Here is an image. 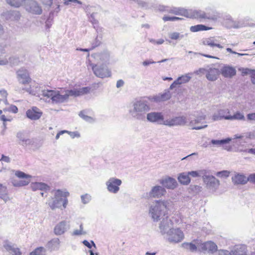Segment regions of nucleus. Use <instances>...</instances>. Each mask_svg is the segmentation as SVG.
<instances>
[{"label": "nucleus", "mask_w": 255, "mask_h": 255, "mask_svg": "<svg viewBox=\"0 0 255 255\" xmlns=\"http://www.w3.org/2000/svg\"><path fill=\"white\" fill-rule=\"evenodd\" d=\"M158 10L160 11L167 12L171 14L181 16H206L207 14L210 15L217 13L215 10L210 8H206V12L199 9H186L181 7H169L163 5H159L158 6Z\"/></svg>", "instance_id": "1"}, {"label": "nucleus", "mask_w": 255, "mask_h": 255, "mask_svg": "<svg viewBox=\"0 0 255 255\" xmlns=\"http://www.w3.org/2000/svg\"><path fill=\"white\" fill-rule=\"evenodd\" d=\"M17 74L19 83L25 86L29 85L28 87H25L24 90L30 94L35 95L38 89V85L35 81L32 80L28 71L25 69H21L17 71Z\"/></svg>", "instance_id": "2"}, {"label": "nucleus", "mask_w": 255, "mask_h": 255, "mask_svg": "<svg viewBox=\"0 0 255 255\" xmlns=\"http://www.w3.org/2000/svg\"><path fill=\"white\" fill-rule=\"evenodd\" d=\"M168 210L169 209L164 202L157 201L154 206L151 207L149 213L154 220H162L164 224L165 221H167L168 219Z\"/></svg>", "instance_id": "3"}, {"label": "nucleus", "mask_w": 255, "mask_h": 255, "mask_svg": "<svg viewBox=\"0 0 255 255\" xmlns=\"http://www.w3.org/2000/svg\"><path fill=\"white\" fill-rule=\"evenodd\" d=\"M54 197L51 198L49 201L48 205L52 209L58 207V205L61 201H63V206L65 208L68 204L67 197L69 196V193L67 191H63L60 190L53 191Z\"/></svg>", "instance_id": "4"}, {"label": "nucleus", "mask_w": 255, "mask_h": 255, "mask_svg": "<svg viewBox=\"0 0 255 255\" xmlns=\"http://www.w3.org/2000/svg\"><path fill=\"white\" fill-rule=\"evenodd\" d=\"M200 22L205 23V25L198 24L190 27V30L192 32L210 30L212 28L216 22L217 18L215 17H200Z\"/></svg>", "instance_id": "5"}, {"label": "nucleus", "mask_w": 255, "mask_h": 255, "mask_svg": "<svg viewBox=\"0 0 255 255\" xmlns=\"http://www.w3.org/2000/svg\"><path fill=\"white\" fill-rule=\"evenodd\" d=\"M15 175L20 179L18 180L14 179L12 180V184L15 187H21L26 186L30 182V179L31 178V175L26 174L20 171H15Z\"/></svg>", "instance_id": "6"}, {"label": "nucleus", "mask_w": 255, "mask_h": 255, "mask_svg": "<svg viewBox=\"0 0 255 255\" xmlns=\"http://www.w3.org/2000/svg\"><path fill=\"white\" fill-rule=\"evenodd\" d=\"M24 7L27 11L34 14L40 15L42 11L41 6L34 0H25Z\"/></svg>", "instance_id": "7"}, {"label": "nucleus", "mask_w": 255, "mask_h": 255, "mask_svg": "<svg viewBox=\"0 0 255 255\" xmlns=\"http://www.w3.org/2000/svg\"><path fill=\"white\" fill-rule=\"evenodd\" d=\"M90 66L94 74L97 77L103 78L111 76V72L108 69H105L104 67L98 66L93 64H90Z\"/></svg>", "instance_id": "8"}, {"label": "nucleus", "mask_w": 255, "mask_h": 255, "mask_svg": "<svg viewBox=\"0 0 255 255\" xmlns=\"http://www.w3.org/2000/svg\"><path fill=\"white\" fill-rule=\"evenodd\" d=\"M184 238L183 232L179 229H173L169 233V240L171 242L178 243Z\"/></svg>", "instance_id": "9"}, {"label": "nucleus", "mask_w": 255, "mask_h": 255, "mask_svg": "<svg viewBox=\"0 0 255 255\" xmlns=\"http://www.w3.org/2000/svg\"><path fill=\"white\" fill-rule=\"evenodd\" d=\"M91 88L89 87H83L79 89H74L66 91L67 99L70 96L78 97L87 94L90 92Z\"/></svg>", "instance_id": "10"}, {"label": "nucleus", "mask_w": 255, "mask_h": 255, "mask_svg": "<svg viewBox=\"0 0 255 255\" xmlns=\"http://www.w3.org/2000/svg\"><path fill=\"white\" fill-rule=\"evenodd\" d=\"M43 112L37 107L33 106L27 110L26 115L27 117L33 121L39 120L42 116Z\"/></svg>", "instance_id": "11"}, {"label": "nucleus", "mask_w": 255, "mask_h": 255, "mask_svg": "<svg viewBox=\"0 0 255 255\" xmlns=\"http://www.w3.org/2000/svg\"><path fill=\"white\" fill-rule=\"evenodd\" d=\"M122 184L120 179L111 178L107 182V186L108 190L112 193H116L119 190V186Z\"/></svg>", "instance_id": "12"}, {"label": "nucleus", "mask_w": 255, "mask_h": 255, "mask_svg": "<svg viewBox=\"0 0 255 255\" xmlns=\"http://www.w3.org/2000/svg\"><path fill=\"white\" fill-rule=\"evenodd\" d=\"M32 190L34 191L40 190L42 192H41V195L42 197H46L47 195L44 194L50 190V187L47 185L43 183L35 182L33 183L31 185Z\"/></svg>", "instance_id": "13"}, {"label": "nucleus", "mask_w": 255, "mask_h": 255, "mask_svg": "<svg viewBox=\"0 0 255 255\" xmlns=\"http://www.w3.org/2000/svg\"><path fill=\"white\" fill-rule=\"evenodd\" d=\"M198 246L200 248V250L203 252L214 253L217 251V245L211 241L201 243Z\"/></svg>", "instance_id": "14"}, {"label": "nucleus", "mask_w": 255, "mask_h": 255, "mask_svg": "<svg viewBox=\"0 0 255 255\" xmlns=\"http://www.w3.org/2000/svg\"><path fill=\"white\" fill-rule=\"evenodd\" d=\"M165 189L160 186H156L152 188L149 193V196L151 198H160L166 193Z\"/></svg>", "instance_id": "15"}, {"label": "nucleus", "mask_w": 255, "mask_h": 255, "mask_svg": "<svg viewBox=\"0 0 255 255\" xmlns=\"http://www.w3.org/2000/svg\"><path fill=\"white\" fill-rule=\"evenodd\" d=\"M220 72V74L225 78H232L236 74V69L228 65L223 66Z\"/></svg>", "instance_id": "16"}, {"label": "nucleus", "mask_w": 255, "mask_h": 255, "mask_svg": "<svg viewBox=\"0 0 255 255\" xmlns=\"http://www.w3.org/2000/svg\"><path fill=\"white\" fill-rule=\"evenodd\" d=\"M220 74V72L218 69L211 68L209 69L206 73V77L209 81H215L217 79Z\"/></svg>", "instance_id": "17"}, {"label": "nucleus", "mask_w": 255, "mask_h": 255, "mask_svg": "<svg viewBox=\"0 0 255 255\" xmlns=\"http://www.w3.org/2000/svg\"><path fill=\"white\" fill-rule=\"evenodd\" d=\"M160 183L168 189H174L177 186L176 181L171 177H168L160 181Z\"/></svg>", "instance_id": "18"}, {"label": "nucleus", "mask_w": 255, "mask_h": 255, "mask_svg": "<svg viewBox=\"0 0 255 255\" xmlns=\"http://www.w3.org/2000/svg\"><path fill=\"white\" fill-rule=\"evenodd\" d=\"M247 247L243 245H236L231 252V255H247Z\"/></svg>", "instance_id": "19"}, {"label": "nucleus", "mask_w": 255, "mask_h": 255, "mask_svg": "<svg viewBox=\"0 0 255 255\" xmlns=\"http://www.w3.org/2000/svg\"><path fill=\"white\" fill-rule=\"evenodd\" d=\"M134 109L136 112L145 113L149 110V107L144 102L138 101L135 103Z\"/></svg>", "instance_id": "20"}, {"label": "nucleus", "mask_w": 255, "mask_h": 255, "mask_svg": "<svg viewBox=\"0 0 255 255\" xmlns=\"http://www.w3.org/2000/svg\"><path fill=\"white\" fill-rule=\"evenodd\" d=\"M66 100H67V96H66V93L64 95H61L59 91H54V93H53L51 99L53 103H62Z\"/></svg>", "instance_id": "21"}, {"label": "nucleus", "mask_w": 255, "mask_h": 255, "mask_svg": "<svg viewBox=\"0 0 255 255\" xmlns=\"http://www.w3.org/2000/svg\"><path fill=\"white\" fill-rule=\"evenodd\" d=\"M232 181L235 184H245L249 179L243 174H237L232 178Z\"/></svg>", "instance_id": "22"}, {"label": "nucleus", "mask_w": 255, "mask_h": 255, "mask_svg": "<svg viewBox=\"0 0 255 255\" xmlns=\"http://www.w3.org/2000/svg\"><path fill=\"white\" fill-rule=\"evenodd\" d=\"M87 15L94 16L95 14H100L101 11V8L99 5L97 6H87L85 8Z\"/></svg>", "instance_id": "23"}, {"label": "nucleus", "mask_w": 255, "mask_h": 255, "mask_svg": "<svg viewBox=\"0 0 255 255\" xmlns=\"http://www.w3.org/2000/svg\"><path fill=\"white\" fill-rule=\"evenodd\" d=\"M191 77L188 75H184L178 77L170 86L171 88H173L177 85H181L186 83L189 81Z\"/></svg>", "instance_id": "24"}, {"label": "nucleus", "mask_w": 255, "mask_h": 255, "mask_svg": "<svg viewBox=\"0 0 255 255\" xmlns=\"http://www.w3.org/2000/svg\"><path fill=\"white\" fill-rule=\"evenodd\" d=\"M147 120L151 122H156L163 120V117L160 113H150L147 115Z\"/></svg>", "instance_id": "25"}, {"label": "nucleus", "mask_w": 255, "mask_h": 255, "mask_svg": "<svg viewBox=\"0 0 255 255\" xmlns=\"http://www.w3.org/2000/svg\"><path fill=\"white\" fill-rule=\"evenodd\" d=\"M222 118L228 120H242L245 119L244 116L239 112L236 113L233 115H224Z\"/></svg>", "instance_id": "26"}, {"label": "nucleus", "mask_w": 255, "mask_h": 255, "mask_svg": "<svg viewBox=\"0 0 255 255\" xmlns=\"http://www.w3.org/2000/svg\"><path fill=\"white\" fill-rule=\"evenodd\" d=\"M65 230V223L62 222L58 224L54 228V232L56 235L63 234Z\"/></svg>", "instance_id": "27"}, {"label": "nucleus", "mask_w": 255, "mask_h": 255, "mask_svg": "<svg viewBox=\"0 0 255 255\" xmlns=\"http://www.w3.org/2000/svg\"><path fill=\"white\" fill-rule=\"evenodd\" d=\"M9 5L15 7H18L22 4H25V0H5Z\"/></svg>", "instance_id": "28"}, {"label": "nucleus", "mask_w": 255, "mask_h": 255, "mask_svg": "<svg viewBox=\"0 0 255 255\" xmlns=\"http://www.w3.org/2000/svg\"><path fill=\"white\" fill-rule=\"evenodd\" d=\"M179 181L184 185L188 184L190 182V178L188 175L185 173H181L178 177Z\"/></svg>", "instance_id": "29"}, {"label": "nucleus", "mask_w": 255, "mask_h": 255, "mask_svg": "<svg viewBox=\"0 0 255 255\" xmlns=\"http://www.w3.org/2000/svg\"><path fill=\"white\" fill-rule=\"evenodd\" d=\"M134 1L136 2L139 6L147 9L153 6L152 3L150 2L144 1L141 0H133Z\"/></svg>", "instance_id": "30"}, {"label": "nucleus", "mask_w": 255, "mask_h": 255, "mask_svg": "<svg viewBox=\"0 0 255 255\" xmlns=\"http://www.w3.org/2000/svg\"><path fill=\"white\" fill-rule=\"evenodd\" d=\"M7 188L6 186L0 184V198L3 200H7L8 198Z\"/></svg>", "instance_id": "31"}, {"label": "nucleus", "mask_w": 255, "mask_h": 255, "mask_svg": "<svg viewBox=\"0 0 255 255\" xmlns=\"http://www.w3.org/2000/svg\"><path fill=\"white\" fill-rule=\"evenodd\" d=\"M6 249L9 251L10 254L14 255H21L22 254L20 249L17 248H14L10 246H7L6 247Z\"/></svg>", "instance_id": "32"}, {"label": "nucleus", "mask_w": 255, "mask_h": 255, "mask_svg": "<svg viewBox=\"0 0 255 255\" xmlns=\"http://www.w3.org/2000/svg\"><path fill=\"white\" fill-rule=\"evenodd\" d=\"M45 250L43 247H38L29 254V255H45Z\"/></svg>", "instance_id": "33"}, {"label": "nucleus", "mask_w": 255, "mask_h": 255, "mask_svg": "<svg viewBox=\"0 0 255 255\" xmlns=\"http://www.w3.org/2000/svg\"><path fill=\"white\" fill-rule=\"evenodd\" d=\"M53 93H54V90H44L42 92V95L45 99L51 100Z\"/></svg>", "instance_id": "34"}, {"label": "nucleus", "mask_w": 255, "mask_h": 255, "mask_svg": "<svg viewBox=\"0 0 255 255\" xmlns=\"http://www.w3.org/2000/svg\"><path fill=\"white\" fill-rule=\"evenodd\" d=\"M231 140V139L229 138L222 140H212L211 143L213 144H224L229 142Z\"/></svg>", "instance_id": "35"}, {"label": "nucleus", "mask_w": 255, "mask_h": 255, "mask_svg": "<svg viewBox=\"0 0 255 255\" xmlns=\"http://www.w3.org/2000/svg\"><path fill=\"white\" fill-rule=\"evenodd\" d=\"M200 244L201 243H198L197 246L192 243H186L184 244L183 245L187 246V248H188L191 251L194 252L197 250V247H198L200 250V248L198 246V245H200Z\"/></svg>", "instance_id": "36"}, {"label": "nucleus", "mask_w": 255, "mask_h": 255, "mask_svg": "<svg viewBox=\"0 0 255 255\" xmlns=\"http://www.w3.org/2000/svg\"><path fill=\"white\" fill-rule=\"evenodd\" d=\"M182 37L183 35H181L179 33L176 32H173L169 35V38L171 40H178Z\"/></svg>", "instance_id": "37"}, {"label": "nucleus", "mask_w": 255, "mask_h": 255, "mask_svg": "<svg viewBox=\"0 0 255 255\" xmlns=\"http://www.w3.org/2000/svg\"><path fill=\"white\" fill-rule=\"evenodd\" d=\"M230 172L224 170L220 172H218L217 173V175L221 177H227L229 176Z\"/></svg>", "instance_id": "38"}, {"label": "nucleus", "mask_w": 255, "mask_h": 255, "mask_svg": "<svg viewBox=\"0 0 255 255\" xmlns=\"http://www.w3.org/2000/svg\"><path fill=\"white\" fill-rule=\"evenodd\" d=\"M171 98V95L169 92L165 93L161 95L160 99L162 101H166Z\"/></svg>", "instance_id": "39"}, {"label": "nucleus", "mask_w": 255, "mask_h": 255, "mask_svg": "<svg viewBox=\"0 0 255 255\" xmlns=\"http://www.w3.org/2000/svg\"><path fill=\"white\" fill-rule=\"evenodd\" d=\"M3 111H7L16 114L18 112V109L16 106L11 105L7 110L4 109Z\"/></svg>", "instance_id": "40"}, {"label": "nucleus", "mask_w": 255, "mask_h": 255, "mask_svg": "<svg viewBox=\"0 0 255 255\" xmlns=\"http://www.w3.org/2000/svg\"><path fill=\"white\" fill-rule=\"evenodd\" d=\"M83 243L85 246L87 247L89 249H91L92 246H93L94 247H96V245L93 241H91L90 243L88 241L84 240L83 242Z\"/></svg>", "instance_id": "41"}, {"label": "nucleus", "mask_w": 255, "mask_h": 255, "mask_svg": "<svg viewBox=\"0 0 255 255\" xmlns=\"http://www.w3.org/2000/svg\"><path fill=\"white\" fill-rule=\"evenodd\" d=\"M163 19L164 21H174L176 19H182L179 17H163Z\"/></svg>", "instance_id": "42"}, {"label": "nucleus", "mask_w": 255, "mask_h": 255, "mask_svg": "<svg viewBox=\"0 0 255 255\" xmlns=\"http://www.w3.org/2000/svg\"><path fill=\"white\" fill-rule=\"evenodd\" d=\"M150 41L151 42H152V43L154 44H158V45H159V44H162L164 43V40L163 39H160L158 40H154V39H151L150 40Z\"/></svg>", "instance_id": "43"}, {"label": "nucleus", "mask_w": 255, "mask_h": 255, "mask_svg": "<svg viewBox=\"0 0 255 255\" xmlns=\"http://www.w3.org/2000/svg\"><path fill=\"white\" fill-rule=\"evenodd\" d=\"M79 116L83 118V119L85 120H88L89 119H91V117L85 115V111H81L79 113Z\"/></svg>", "instance_id": "44"}, {"label": "nucleus", "mask_w": 255, "mask_h": 255, "mask_svg": "<svg viewBox=\"0 0 255 255\" xmlns=\"http://www.w3.org/2000/svg\"><path fill=\"white\" fill-rule=\"evenodd\" d=\"M64 133H68L70 134V132L68 131V130H61L59 132H58L57 133V134H56V139H58L59 138L60 136Z\"/></svg>", "instance_id": "45"}, {"label": "nucleus", "mask_w": 255, "mask_h": 255, "mask_svg": "<svg viewBox=\"0 0 255 255\" xmlns=\"http://www.w3.org/2000/svg\"><path fill=\"white\" fill-rule=\"evenodd\" d=\"M247 118L251 121H255V113L248 114L247 115Z\"/></svg>", "instance_id": "46"}, {"label": "nucleus", "mask_w": 255, "mask_h": 255, "mask_svg": "<svg viewBox=\"0 0 255 255\" xmlns=\"http://www.w3.org/2000/svg\"><path fill=\"white\" fill-rule=\"evenodd\" d=\"M248 179L249 181L255 183V173L250 175Z\"/></svg>", "instance_id": "47"}, {"label": "nucleus", "mask_w": 255, "mask_h": 255, "mask_svg": "<svg viewBox=\"0 0 255 255\" xmlns=\"http://www.w3.org/2000/svg\"><path fill=\"white\" fill-rule=\"evenodd\" d=\"M45 5L50 6L52 3V0H40Z\"/></svg>", "instance_id": "48"}, {"label": "nucleus", "mask_w": 255, "mask_h": 255, "mask_svg": "<svg viewBox=\"0 0 255 255\" xmlns=\"http://www.w3.org/2000/svg\"><path fill=\"white\" fill-rule=\"evenodd\" d=\"M227 51L231 53H233V54H238L239 55H241V56H243V55H247V54H241V53H238L237 52H236L235 51H233L232 49H231L230 48H227Z\"/></svg>", "instance_id": "49"}, {"label": "nucleus", "mask_w": 255, "mask_h": 255, "mask_svg": "<svg viewBox=\"0 0 255 255\" xmlns=\"http://www.w3.org/2000/svg\"><path fill=\"white\" fill-rule=\"evenodd\" d=\"M251 81L254 84H255V70L251 72Z\"/></svg>", "instance_id": "50"}, {"label": "nucleus", "mask_w": 255, "mask_h": 255, "mask_svg": "<svg viewBox=\"0 0 255 255\" xmlns=\"http://www.w3.org/2000/svg\"><path fill=\"white\" fill-rule=\"evenodd\" d=\"M188 175H191L193 177H197V176H199V173L197 171H193L189 172L188 173Z\"/></svg>", "instance_id": "51"}, {"label": "nucleus", "mask_w": 255, "mask_h": 255, "mask_svg": "<svg viewBox=\"0 0 255 255\" xmlns=\"http://www.w3.org/2000/svg\"><path fill=\"white\" fill-rule=\"evenodd\" d=\"M253 71V70H250L248 69H246L244 70L242 72V74L243 75H247V74H250L251 75V72Z\"/></svg>", "instance_id": "52"}, {"label": "nucleus", "mask_w": 255, "mask_h": 255, "mask_svg": "<svg viewBox=\"0 0 255 255\" xmlns=\"http://www.w3.org/2000/svg\"><path fill=\"white\" fill-rule=\"evenodd\" d=\"M124 82L122 80H119L117 82V87L120 88L124 85Z\"/></svg>", "instance_id": "53"}, {"label": "nucleus", "mask_w": 255, "mask_h": 255, "mask_svg": "<svg viewBox=\"0 0 255 255\" xmlns=\"http://www.w3.org/2000/svg\"><path fill=\"white\" fill-rule=\"evenodd\" d=\"M207 126L206 125H205V126H192L191 128L193 129H201V128H203L205 127H206Z\"/></svg>", "instance_id": "54"}, {"label": "nucleus", "mask_w": 255, "mask_h": 255, "mask_svg": "<svg viewBox=\"0 0 255 255\" xmlns=\"http://www.w3.org/2000/svg\"><path fill=\"white\" fill-rule=\"evenodd\" d=\"M0 160H3L6 162H9L10 160H9V158L8 157L2 155Z\"/></svg>", "instance_id": "55"}, {"label": "nucleus", "mask_w": 255, "mask_h": 255, "mask_svg": "<svg viewBox=\"0 0 255 255\" xmlns=\"http://www.w3.org/2000/svg\"><path fill=\"white\" fill-rule=\"evenodd\" d=\"M223 115L221 117V119H223L222 118V117L224 116V115H230V111L228 110V109H227L224 111H223V113L222 114Z\"/></svg>", "instance_id": "56"}, {"label": "nucleus", "mask_w": 255, "mask_h": 255, "mask_svg": "<svg viewBox=\"0 0 255 255\" xmlns=\"http://www.w3.org/2000/svg\"><path fill=\"white\" fill-rule=\"evenodd\" d=\"M206 44L210 46L213 47L215 46V43L214 42V41L212 40H207L206 41Z\"/></svg>", "instance_id": "57"}, {"label": "nucleus", "mask_w": 255, "mask_h": 255, "mask_svg": "<svg viewBox=\"0 0 255 255\" xmlns=\"http://www.w3.org/2000/svg\"><path fill=\"white\" fill-rule=\"evenodd\" d=\"M247 152L249 153L255 155V148H252L249 149L247 150Z\"/></svg>", "instance_id": "58"}, {"label": "nucleus", "mask_w": 255, "mask_h": 255, "mask_svg": "<svg viewBox=\"0 0 255 255\" xmlns=\"http://www.w3.org/2000/svg\"><path fill=\"white\" fill-rule=\"evenodd\" d=\"M202 56H203L204 57H207V58H217L215 56H211V55H208V54H202Z\"/></svg>", "instance_id": "59"}, {"label": "nucleus", "mask_w": 255, "mask_h": 255, "mask_svg": "<svg viewBox=\"0 0 255 255\" xmlns=\"http://www.w3.org/2000/svg\"><path fill=\"white\" fill-rule=\"evenodd\" d=\"M215 46H216L219 48H223V46L222 45H221L220 44H216L215 43Z\"/></svg>", "instance_id": "60"}, {"label": "nucleus", "mask_w": 255, "mask_h": 255, "mask_svg": "<svg viewBox=\"0 0 255 255\" xmlns=\"http://www.w3.org/2000/svg\"><path fill=\"white\" fill-rule=\"evenodd\" d=\"M155 254H156L155 253H150L149 252H147L146 253V255H155Z\"/></svg>", "instance_id": "61"}, {"label": "nucleus", "mask_w": 255, "mask_h": 255, "mask_svg": "<svg viewBox=\"0 0 255 255\" xmlns=\"http://www.w3.org/2000/svg\"><path fill=\"white\" fill-rule=\"evenodd\" d=\"M1 119L3 121H6V119L4 115L1 116Z\"/></svg>", "instance_id": "62"}, {"label": "nucleus", "mask_w": 255, "mask_h": 255, "mask_svg": "<svg viewBox=\"0 0 255 255\" xmlns=\"http://www.w3.org/2000/svg\"><path fill=\"white\" fill-rule=\"evenodd\" d=\"M211 179L212 180H213V181H216L218 182V183L219 184V181H218V180H217V179H216L214 177L212 176V177L211 178Z\"/></svg>", "instance_id": "63"}, {"label": "nucleus", "mask_w": 255, "mask_h": 255, "mask_svg": "<svg viewBox=\"0 0 255 255\" xmlns=\"http://www.w3.org/2000/svg\"><path fill=\"white\" fill-rule=\"evenodd\" d=\"M56 12H58L59 10V5H57V7L55 8V10Z\"/></svg>", "instance_id": "64"}]
</instances>
